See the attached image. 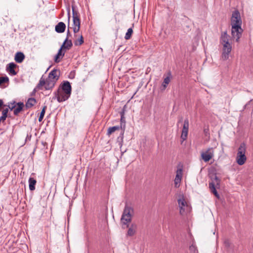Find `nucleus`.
<instances>
[{"label":"nucleus","mask_w":253,"mask_h":253,"mask_svg":"<svg viewBox=\"0 0 253 253\" xmlns=\"http://www.w3.org/2000/svg\"><path fill=\"white\" fill-rule=\"evenodd\" d=\"M16 103L15 101L8 103V105H4V106H7L10 110H14L16 107Z\"/></svg>","instance_id":"bb28decb"},{"label":"nucleus","mask_w":253,"mask_h":253,"mask_svg":"<svg viewBox=\"0 0 253 253\" xmlns=\"http://www.w3.org/2000/svg\"><path fill=\"white\" fill-rule=\"evenodd\" d=\"M181 122H182V119H181L180 120L178 121V122L177 123V126H178L179 123Z\"/></svg>","instance_id":"a19ab883"},{"label":"nucleus","mask_w":253,"mask_h":253,"mask_svg":"<svg viewBox=\"0 0 253 253\" xmlns=\"http://www.w3.org/2000/svg\"><path fill=\"white\" fill-rule=\"evenodd\" d=\"M132 33H133L132 29L131 28H129L127 30V32L126 34V35L125 37V39L126 40L130 39L131 37Z\"/></svg>","instance_id":"a878e982"},{"label":"nucleus","mask_w":253,"mask_h":253,"mask_svg":"<svg viewBox=\"0 0 253 253\" xmlns=\"http://www.w3.org/2000/svg\"><path fill=\"white\" fill-rule=\"evenodd\" d=\"M120 127L119 126H114L113 127H110L108 129L107 135H110L113 132H115L117 130H119Z\"/></svg>","instance_id":"b1692460"},{"label":"nucleus","mask_w":253,"mask_h":253,"mask_svg":"<svg viewBox=\"0 0 253 253\" xmlns=\"http://www.w3.org/2000/svg\"><path fill=\"white\" fill-rule=\"evenodd\" d=\"M224 246L227 248H229L230 246V242L228 240H226L224 242Z\"/></svg>","instance_id":"72a5a7b5"},{"label":"nucleus","mask_w":253,"mask_h":253,"mask_svg":"<svg viewBox=\"0 0 253 253\" xmlns=\"http://www.w3.org/2000/svg\"><path fill=\"white\" fill-rule=\"evenodd\" d=\"M230 36L227 34L226 31L223 32L221 33L220 38V42L223 45L230 44L229 43Z\"/></svg>","instance_id":"ddd939ff"},{"label":"nucleus","mask_w":253,"mask_h":253,"mask_svg":"<svg viewBox=\"0 0 253 253\" xmlns=\"http://www.w3.org/2000/svg\"><path fill=\"white\" fill-rule=\"evenodd\" d=\"M9 82V78L7 76L0 77V86H1L3 84H8Z\"/></svg>","instance_id":"393cba45"},{"label":"nucleus","mask_w":253,"mask_h":253,"mask_svg":"<svg viewBox=\"0 0 253 253\" xmlns=\"http://www.w3.org/2000/svg\"><path fill=\"white\" fill-rule=\"evenodd\" d=\"M168 76L165 78L164 80V83L168 84L170 82V78L171 77V73L169 72L168 73Z\"/></svg>","instance_id":"2f4dec72"},{"label":"nucleus","mask_w":253,"mask_h":253,"mask_svg":"<svg viewBox=\"0 0 253 253\" xmlns=\"http://www.w3.org/2000/svg\"><path fill=\"white\" fill-rule=\"evenodd\" d=\"M177 202L180 208V213L182 214L184 212L185 209L184 208L187 206V203L183 198L179 199Z\"/></svg>","instance_id":"6ab92c4d"},{"label":"nucleus","mask_w":253,"mask_h":253,"mask_svg":"<svg viewBox=\"0 0 253 253\" xmlns=\"http://www.w3.org/2000/svg\"><path fill=\"white\" fill-rule=\"evenodd\" d=\"M72 45L73 43L71 40L65 39L61 48L63 50H69L72 47Z\"/></svg>","instance_id":"a211bd4d"},{"label":"nucleus","mask_w":253,"mask_h":253,"mask_svg":"<svg viewBox=\"0 0 253 253\" xmlns=\"http://www.w3.org/2000/svg\"><path fill=\"white\" fill-rule=\"evenodd\" d=\"M167 85H168L167 84H165L163 82V84H162L163 88L162 89V90H165L166 89V88L167 87Z\"/></svg>","instance_id":"58836bf2"},{"label":"nucleus","mask_w":253,"mask_h":253,"mask_svg":"<svg viewBox=\"0 0 253 253\" xmlns=\"http://www.w3.org/2000/svg\"><path fill=\"white\" fill-rule=\"evenodd\" d=\"M73 23L75 26H80V14L78 11L75 10V7L72 5Z\"/></svg>","instance_id":"9b49d317"},{"label":"nucleus","mask_w":253,"mask_h":253,"mask_svg":"<svg viewBox=\"0 0 253 253\" xmlns=\"http://www.w3.org/2000/svg\"><path fill=\"white\" fill-rule=\"evenodd\" d=\"M17 65L14 62H11L8 64L6 67V70L11 76H15L17 74V72L15 71V68Z\"/></svg>","instance_id":"4468645a"},{"label":"nucleus","mask_w":253,"mask_h":253,"mask_svg":"<svg viewBox=\"0 0 253 253\" xmlns=\"http://www.w3.org/2000/svg\"><path fill=\"white\" fill-rule=\"evenodd\" d=\"M121 121L122 122H125V118L124 117V111H122L121 113Z\"/></svg>","instance_id":"e433bc0d"},{"label":"nucleus","mask_w":253,"mask_h":253,"mask_svg":"<svg viewBox=\"0 0 253 253\" xmlns=\"http://www.w3.org/2000/svg\"><path fill=\"white\" fill-rule=\"evenodd\" d=\"M126 227L125 228H126ZM128 229L127 232V236H133L136 231L137 229V225L135 223H132L130 226L128 225Z\"/></svg>","instance_id":"2eb2a0df"},{"label":"nucleus","mask_w":253,"mask_h":253,"mask_svg":"<svg viewBox=\"0 0 253 253\" xmlns=\"http://www.w3.org/2000/svg\"><path fill=\"white\" fill-rule=\"evenodd\" d=\"M65 53V52H63V49L60 47L58 50L57 54L55 56L54 62L55 63H59L61 59L64 57Z\"/></svg>","instance_id":"412c9836"},{"label":"nucleus","mask_w":253,"mask_h":253,"mask_svg":"<svg viewBox=\"0 0 253 253\" xmlns=\"http://www.w3.org/2000/svg\"><path fill=\"white\" fill-rule=\"evenodd\" d=\"M214 180H215V183L213 182L209 183V188L211 192L216 197L219 198V195L216 190L215 184L219 185L220 183V179L217 176L215 175L214 177Z\"/></svg>","instance_id":"0eeeda50"},{"label":"nucleus","mask_w":253,"mask_h":253,"mask_svg":"<svg viewBox=\"0 0 253 253\" xmlns=\"http://www.w3.org/2000/svg\"><path fill=\"white\" fill-rule=\"evenodd\" d=\"M204 131H205V133H207V132L206 129H204Z\"/></svg>","instance_id":"37998d69"},{"label":"nucleus","mask_w":253,"mask_h":253,"mask_svg":"<svg viewBox=\"0 0 253 253\" xmlns=\"http://www.w3.org/2000/svg\"><path fill=\"white\" fill-rule=\"evenodd\" d=\"M133 213L134 210L133 208L127 204H126L121 219L123 228L128 227V223L131 221Z\"/></svg>","instance_id":"7ed1b4c3"},{"label":"nucleus","mask_w":253,"mask_h":253,"mask_svg":"<svg viewBox=\"0 0 253 253\" xmlns=\"http://www.w3.org/2000/svg\"><path fill=\"white\" fill-rule=\"evenodd\" d=\"M37 89H39L38 88H36V90H35V89H34L33 90V92H35L37 90Z\"/></svg>","instance_id":"79ce46f5"},{"label":"nucleus","mask_w":253,"mask_h":253,"mask_svg":"<svg viewBox=\"0 0 253 253\" xmlns=\"http://www.w3.org/2000/svg\"><path fill=\"white\" fill-rule=\"evenodd\" d=\"M60 71L54 69H53L48 74V78L47 79L56 82L59 79Z\"/></svg>","instance_id":"f8f14e48"},{"label":"nucleus","mask_w":253,"mask_h":253,"mask_svg":"<svg viewBox=\"0 0 253 253\" xmlns=\"http://www.w3.org/2000/svg\"><path fill=\"white\" fill-rule=\"evenodd\" d=\"M246 151V145L245 143H242L238 148L236 157V162L240 166L243 165L247 160Z\"/></svg>","instance_id":"20e7f679"},{"label":"nucleus","mask_w":253,"mask_h":253,"mask_svg":"<svg viewBox=\"0 0 253 253\" xmlns=\"http://www.w3.org/2000/svg\"><path fill=\"white\" fill-rule=\"evenodd\" d=\"M189 129V121L188 119L184 120L183 128L182 130V133L181 138L183 140L186 139Z\"/></svg>","instance_id":"9d476101"},{"label":"nucleus","mask_w":253,"mask_h":253,"mask_svg":"<svg viewBox=\"0 0 253 253\" xmlns=\"http://www.w3.org/2000/svg\"><path fill=\"white\" fill-rule=\"evenodd\" d=\"M37 181L33 177H30L29 179V189L31 191H33L35 189V185Z\"/></svg>","instance_id":"5701e85b"},{"label":"nucleus","mask_w":253,"mask_h":253,"mask_svg":"<svg viewBox=\"0 0 253 253\" xmlns=\"http://www.w3.org/2000/svg\"><path fill=\"white\" fill-rule=\"evenodd\" d=\"M84 43L83 37L81 35L80 38L74 42L75 45H81Z\"/></svg>","instance_id":"c756f323"},{"label":"nucleus","mask_w":253,"mask_h":253,"mask_svg":"<svg viewBox=\"0 0 253 253\" xmlns=\"http://www.w3.org/2000/svg\"><path fill=\"white\" fill-rule=\"evenodd\" d=\"M25 58L24 54L22 52H17L14 57V60L18 63H22Z\"/></svg>","instance_id":"f3484780"},{"label":"nucleus","mask_w":253,"mask_h":253,"mask_svg":"<svg viewBox=\"0 0 253 253\" xmlns=\"http://www.w3.org/2000/svg\"><path fill=\"white\" fill-rule=\"evenodd\" d=\"M6 118V116H4V115H2V116L0 117V122H1V121H5Z\"/></svg>","instance_id":"4c0bfd02"},{"label":"nucleus","mask_w":253,"mask_h":253,"mask_svg":"<svg viewBox=\"0 0 253 253\" xmlns=\"http://www.w3.org/2000/svg\"><path fill=\"white\" fill-rule=\"evenodd\" d=\"M231 24L232 37L235 39L237 42H238L243 32L241 28L242 20L238 10H235L233 12L231 18Z\"/></svg>","instance_id":"f257e3e1"},{"label":"nucleus","mask_w":253,"mask_h":253,"mask_svg":"<svg viewBox=\"0 0 253 253\" xmlns=\"http://www.w3.org/2000/svg\"><path fill=\"white\" fill-rule=\"evenodd\" d=\"M68 29L67 31V37L66 39L69 40V38L71 36V34L70 33V31L69 30V23H70V10H68Z\"/></svg>","instance_id":"c85d7f7f"},{"label":"nucleus","mask_w":253,"mask_h":253,"mask_svg":"<svg viewBox=\"0 0 253 253\" xmlns=\"http://www.w3.org/2000/svg\"><path fill=\"white\" fill-rule=\"evenodd\" d=\"M213 156V151L212 148H209L206 152L201 154L203 160L205 162H209Z\"/></svg>","instance_id":"6e6552de"},{"label":"nucleus","mask_w":253,"mask_h":253,"mask_svg":"<svg viewBox=\"0 0 253 253\" xmlns=\"http://www.w3.org/2000/svg\"><path fill=\"white\" fill-rule=\"evenodd\" d=\"M72 87L69 82L64 81L57 91L54 92L55 97L59 102L67 100L70 96Z\"/></svg>","instance_id":"f03ea898"},{"label":"nucleus","mask_w":253,"mask_h":253,"mask_svg":"<svg viewBox=\"0 0 253 253\" xmlns=\"http://www.w3.org/2000/svg\"><path fill=\"white\" fill-rule=\"evenodd\" d=\"M55 84L56 83L54 82V81H52L48 79L44 80L42 78L35 87V90H36V88L42 89L43 86L45 90H51L55 86Z\"/></svg>","instance_id":"39448f33"},{"label":"nucleus","mask_w":253,"mask_h":253,"mask_svg":"<svg viewBox=\"0 0 253 253\" xmlns=\"http://www.w3.org/2000/svg\"><path fill=\"white\" fill-rule=\"evenodd\" d=\"M31 137V135L29 136V135H27V138H26V140H27V139H28V140H30Z\"/></svg>","instance_id":"ea45409f"},{"label":"nucleus","mask_w":253,"mask_h":253,"mask_svg":"<svg viewBox=\"0 0 253 253\" xmlns=\"http://www.w3.org/2000/svg\"><path fill=\"white\" fill-rule=\"evenodd\" d=\"M36 102L37 101L34 98H29L26 102L25 106L27 108H31L36 103Z\"/></svg>","instance_id":"4be33fe9"},{"label":"nucleus","mask_w":253,"mask_h":253,"mask_svg":"<svg viewBox=\"0 0 253 253\" xmlns=\"http://www.w3.org/2000/svg\"><path fill=\"white\" fill-rule=\"evenodd\" d=\"M214 180H215V183L213 182L209 183V188L211 192L216 197L219 198V195L216 190L215 184L219 185L220 183V179L217 176L215 175L214 177Z\"/></svg>","instance_id":"423d86ee"},{"label":"nucleus","mask_w":253,"mask_h":253,"mask_svg":"<svg viewBox=\"0 0 253 253\" xmlns=\"http://www.w3.org/2000/svg\"><path fill=\"white\" fill-rule=\"evenodd\" d=\"M182 169H178L176 170V174L175 176V178L181 179L182 177Z\"/></svg>","instance_id":"7c9ffc66"},{"label":"nucleus","mask_w":253,"mask_h":253,"mask_svg":"<svg viewBox=\"0 0 253 253\" xmlns=\"http://www.w3.org/2000/svg\"><path fill=\"white\" fill-rule=\"evenodd\" d=\"M8 112V108H5L3 110L2 112V115H4V116L7 117Z\"/></svg>","instance_id":"c9c22d12"},{"label":"nucleus","mask_w":253,"mask_h":253,"mask_svg":"<svg viewBox=\"0 0 253 253\" xmlns=\"http://www.w3.org/2000/svg\"><path fill=\"white\" fill-rule=\"evenodd\" d=\"M174 181L175 186L177 187L179 186V184L181 181V179L177 178H175Z\"/></svg>","instance_id":"473e14b6"},{"label":"nucleus","mask_w":253,"mask_h":253,"mask_svg":"<svg viewBox=\"0 0 253 253\" xmlns=\"http://www.w3.org/2000/svg\"><path fill=\"white\" fill-rule=\"evenodd\" d=\"M232 46L230 44L223 45L221 59L223 60H226L229 58V53L231 52Z\"/></svg>","instance_id":"1a4fd4ad"},{"label":"nucleus","mask_w":253,"mask_h":253,"mask_svg":"<svg viewBox=\"0 0 253 253\" xmlns=\"http://www.w3.org/2000/svg\"><path fill=\"white\" fill-rule=\"evenodd\" d=\"M24 106L23 102H20L16 103V107L13 110V114L15 116H18L19 113L23 110Z\"/></svg>","instance_id":"aec40b11"},{"label":"nucleus","mask_w":253,"mask_h":253,"mask_svg":"<svg viewBox=\"0 0 253 253\" xmlns=\"http://www.w3.org/2000/svg\"><path fill=\"white\" fill-rule=\"evenodd\" d=\"M66 29V25L63 22H59L55 27V31L58 33H63Z\"/></svg>","instance_id":"dca6fc26"},{"label":"nucleus","mask_w":253,"mask_h":253,"mask_svg":"<svg viewBox=\"0 0 253 253\" xmlns=\"http://www.w3.org/2000/svg\"><path fill=\"white\" fill-rule=\"evenodd\" d=\"M80 26H75L73 28V31L74 32V33L76 34L77 33H78L80 30Z\"/></svg>","instance_id":"f704fd0d"},{"label":"nucleus","mask_w":253,"mask_h":253,"mask_svg":"<svg viewBox=\"0 0 253 253\" xmlns=\"http://www.w3.org/2000/svg\"><path fill=\"white\" fill-rule=\"evenodd\" d=\"M47 107L46 106H44L43 107L42 110V111L40 113V117L39 118V121L40 122H42L43 117H44V114H45V110L46 109Z\"/></svg>","instance_id":"cd10ccee"}]
</instances>
